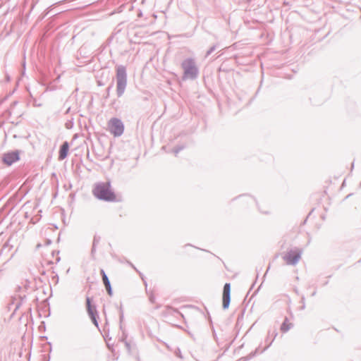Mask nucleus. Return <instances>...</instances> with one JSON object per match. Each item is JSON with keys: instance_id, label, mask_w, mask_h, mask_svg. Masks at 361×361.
<instances>
[{"instance_id": "f257e3e1", "label": "nucleus", "mask_w": 361, "mask_h": 361, "mask_svg": "<svg viewBox=\"0 0 361 361\" xmlns=\"http://www.w3.org/2000/svg\"><path fill=\"white\" fill-rule=\"evenodd\" d=\"M92 193L99 200L107 202H115L117 200L116 195L111 190V185L109 182L96 184L92 190Z\"/></svg>"}, {"instance_id": "f03ea898", "label": "nucleus", "mask_w": 361, "mask_h": 361, "mask_svg": "<svg viewBox=\"0 0 361 361\" xmlns=\"http://www.w3.org/2000/svg\"><path fill=\"white\" fill-rule=\"evenodd\" d=\"M117 92L122 94L126 85V73L123 66H118L116 68Z\"/></svg>"}, {"instance_id": "7ed1b4c3", "label": "nucleus", "mask_w": 361, "mask_h": 361, "mask_svg": "<svg viewBox=\"0 0 361 361\" xmlns=\"http://www.w3.org/2000/svg\"><path fill=\"white\" fill-rule=\"evenodd\" d=\"M108 128L111 133L115 137L120 136L123 134L124 126L121 120L114 118L108 123Z\"/></svg>"}, {"instance_id": "20e7f679", "label": "nucleus", "mask_w": 361, "mask_h": 361, "mask_svg": "<svg viewBox=\"0 0 361 361\" xmlns=\"http://www.w3.org/2000/svg\"><path fill=\"white\" fill-rule=\"evenodd\" d=\"M301 251L298 249L290 250L286 252L283 256V260L288 265H294L300 260Z\"/></svg>"}, {"instance_id": "39448f33", "label": "nucleus", "mask_w": 361, "mask_h": 361, "mask_svg": "<svg viewBox=\"0 0 361 361\" xmlns=\"http://www.w3.org/2000/svg\"><path fill=\"white\" fill-rule=\"evenodd\" d=\"M182 66L184 69V75L185 78H192L196 76L197 71L194 64V62L192 60H185L183 63Z\"/></svg>"}, {"instance_id": "423d86ee", "label": "nucleus", "mask_w": 361, "mask_h": 361, "mask_svg": "<svg viewBox=\"0 0 361 361\" xmlns=\"http://www.w3.org/2000/svg\"><path fill=\"white\" fill-rule=\"evenodd\" d=\"M18 159L19 153L17 151L4 154L2 159L3 162L7 166H11V164L17 161Z\"/></svg>"}, {"instance_id": "0eeeda50", "label": "nucleus", "mask_w": 361, "mask_h": 361, "mask_svg": "<svg viewBox=\"0 0 361 361\" xmlns=\"http://www.w3.org/2000/svg\"><path fill=\"white\" fill-rule=\"evenodd\" d=\"M223 307L227 309L229 307L231 300V286L229 283H226L223 290Z\"/></svg>"}, {"instance_id": "6e6552de", "label": "nucleus", "mask_w": 361, "mask_h": 361, "mask_svg": "<svg viewBox=\"0 0 361 361\" xmlns=\"http://www.w3.org/2000/svg\"><path fill=\"white\" fill-rule=\"evenodd\" d=\"M87 309L89 315L90 316L93 323L95 325H97V312L96 307L91 305V301L89 298L86 299Z\"/></svg>"}, {"instance_id": "1a4fd4ad", "label": "nucleus", "mask_w": 361, "mask_h": 361, "mask_svg": "<svg viewBox=\"0 0 361 361\" xmlns=\"http://www.w3.org/2000/svg\"><path fill=\"white\" fill-rule=\"evenodd\" d=\"M68 149H69L68 143L67 142H65L62 145V146L61 147V149L59 150V159L60 160H63V159H64L67 157L68 152Z\"/></svg>"}, {"instance_id": "9d476101", "label": "nucleus", "mask_w": 361, "mask_h": 361, "mask_svg": "<svg viewBox=\"0 0 361 361\" xmlns=\"http://www.w3.org/2000/svg\"><path fill=\"white\" fill-rule=\"evenodd\" d=\"M101 274L102 276L103 283L106 289V291L108 292L109 295H111L112 294V290H111V287L109 280L107 276L106 275L105 272L103 270H101Z\"/></svg>"}, {"instance_id": "9b49d317", "label": "nucleus", "mask_w": 361, "mask_h": 361, "mask_svg": "<svg viewBox=\"0 0 361 361\" xmlns=\"http://www.w3.org/2000/svg\"><path fill=\"white\" fill-rule=\"evenodd\" d=\"M290 328V324L288 323L286 321L284 322L281 326V331L286 332L288 331Z\"/></svg>"}, {"instance_id": "f8f14e48", "label": "nucleus", "mask_w": 361, "mask_h": 361, "mask_svg": "<svg viewBox=\"0 0 361 361\" xmlns=\"http://www.w3.org/2000/svg\"><path fill=\"white\" fill-rule=\"evenodd\" d=\"M149 300H150V301H151L152 302H155V298H154V296L153 295H152V294H151V295H149Z\"/></svg>"}]
</instances>
